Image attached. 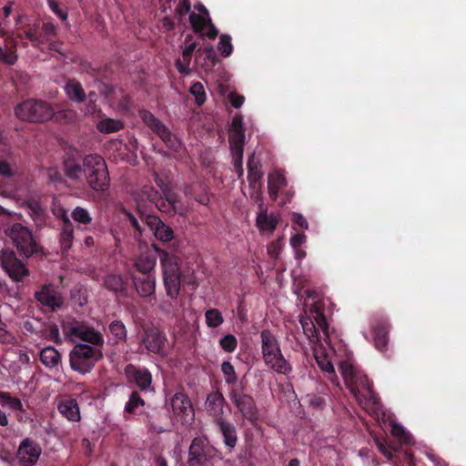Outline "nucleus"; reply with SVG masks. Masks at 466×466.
Returning <instances> with one entry per match:
<instances>
[{
    "label": "nucleus",
    "instance_id": "1",
    "mask_svg": "<svg viewBox=\"0 0 466 466\" xmlns=\"http://www.w3.org/2000/svg\"><path fill=\"white\" fill-rule=\"evenodd\" d=\"M152 247L159 257L164 286L168 298L176 300L182 285L190 286L192 289H197L198 284L196 281L194 272L189 269L181 270L179 257L160 248L156 244H153Z\"/></svg>",
    "mask_w": 466,
    "mask_h": 466
},
{
    "label": "nucleus",
    "instance_id": "2",
    "mask_svg": "<svg viewBox=\"0 0 466 466\" xmlns=\"http://www.w3.org/2000/svg\"><path fill=\"white\" fill-rule=\"evenodd\" d=\"M261 355L265 365L278 374L289 375L291 364L284 357L277 336L268 329L260 331Z\"/></svg>",
    "mask_w": 466,
    "mask_h": 466
},
{
    "label": "nucleus",
    "instance_id": "3",
    "mask_svg": "<svg viewBox=\"0 0 466 466\" xmlns=\"http://www.w3.org/2000/svg\"><path fill=\"white\" fill-rule=\"evenodd\" d=\"M84 177L94 191L103 193L110 187V177L106 161L96 154L84 157Z\"/></svg>",
    "mask_w": 466,
    "mask_h": 466
},
{
    "label": "nucleus",
    "instance_id": "4",
    "mask_svg": "<svg viewBox=\"0 0 466 466\" xmlns=\"http://www.w3.org/2000/svg\"><path fill=\"white\" fill-rule=\"evenodd\" d=\"M104 357L102 350L85 343H76L69 353L70 368L80 374L91 372Z\"/></svg>",
    "mask_w": 466,
    "mask_h": 466
},
{
    "label": "nucleus",
    "instance_id": "5",
    "mask_svg": "<svg viewBox=\"0 0 466 466\" xmlns=\"http://www.w3.org/2000/svg\"><path fill=\"white\" fill-rule=\"evenodd\" d=\"M62 330L66 338L72 341L78 339L86 342L85 344L91 345V347H98L101 350L105 343L104 336L101 332L74 318H69L63 321Z\"/></svg>",
    "mask_w": 466,
    "mask_h": 466
},
{
    "label": "nucleus",
    "instance_id": "6",
    "mask_svg": "<svg viewBox=\"0 0 466 466\" xmlns=\"http://www.w3.org/2000/svg\"><path fill=\"white\" fill-rule=\"evenodd\" d=\"M139 350L147 353L166 358L169 353L168 340L166 333L154 325L143 327L139 335Z\"/></svg>",
    "mask_w": 466,
    "mask_h": 466
},
{
    "label": "nucleus",
    "instance_id": "7",
    "mask_svg": "<svg viewBox=\"0 0 466 466\" xmlns=\"http://www.w3.org/2000/svg\"><path fill=\"white\" fill-rule=\"evenodd\" d=\"M15 114L22 121L45 122L52 118L54 110L46 101L27 99L18 104Z\"/></svg>",
    "mask_w": 466,
    "mask_h": 466
},
{
    "label": "nucleus",
    "instance_id": "8",
    "mask_svg": "<svg viewBox=\"0 0 466 466\" xmlns=\"http://www.w3.org/2000/svg\"><path fill=\"white\" fill-rule=\"evenodd\" d=\"M246 384L228 390V398L242 418L256 425L258 420V409L250 394L245 391Z\"/></svg>",
    "mask_w": 466,
    "mask_h": 466
},
{
    "label": "nucleus",
    "instance_id": "9",
    "mask_svg": "<svg viewBox=\"0 0 466 466\" xmlns=\"http://www.w3.org/2000/svg\"><path fill=\"white\" fill-rule=\"evenodd\" d=\"M5 233L25 257L29 258L39 251V247L33 238L31 230L21 223H14L5 230Z\"/></svg>",
    "mask_w": 466,
    "mask_h": 466
},
{
    "label": "nucleus",
    "instance_id": "10",
    "mask_svg": "<svg viewBox=\"0 0 466 466\" xmlns=\"http://www.w3.org/2000/svg\"><path fill=\"white\" fill-rule=\"evenodd\" d=\"M218 451L209 446L205 439L194 438L188 451L189 466H202L213 458V453Z\"/></svg>",
    "mask_w": 466,
    "mask_h": 466
},
{
    "label": "nucleus",
    "instance_id": "11",
    "mask_svg": "<svg viewBox=\"0 0 466 466\" xmlns=\"http://www.w3.org/2000/svg\"><path fill=\"white\" fill-rule=\"evenodd\" d=\"M127 381L136 385L141 392H154L152 386V374L145 367H137L134 364H127L124 370Z\"/></svg>",
    "mask_w": 466,
    "mask_h": 466
},
{
    "label": "nucleus",
    "instance_id": "12",
    "mask_svg": "<svg viewBox=\"0 0 466 466\" xmlns=\"http://www.w3.org/2000/svg\"><path fill=\"white\" fill-rule=\"evenodd\" d=\"M0 263L8 276L15 281H21L29 274L25 264L17 258L15 253L10 249H5L0 254Z\"/></svg>",
    "mask_w": 466,
    "mask_h": 466
},
{
    "label": "nucleus",
    "instance_id": "13",
    "mask_svg": "<svg viewBox=\"0 0 466 466\" xmlns=\"http://www.w3.org/2000/svg\"><path fill=\"white\" fill-rule=\"evenodd\" d=\"M347 388L360 402L365 401L369 405L378 403V397L366 375L360 373Z\"/></svg>",
    "mask_w": 466,
    "mask_h": 466
},
{
    "label": "nucleus",
    "instance_id": "14",
    "mask_svg": "<svg viewBox=\"0 0 466 466\" xmlns=\"http://www.w3.org/2000/svg\"><path fill=\"white\" fill-rule=\"evenodd\" d=\"M42 454L40 444L31 438H25L19 444L16 456L21 466H35Z\"/></svg>",
    "mask_w": 466,
    "mask_h": 466
},
{
    "label": "nucleus",
    "instance_id": "15",
    "mask_svg": "<svg viewBox=\"0 0 466 466\" xmlns=\"http://www.w3.org/2000/svg\"><path fill=\"white\" fill-rule=\"evenodd\" d=\"M35 299L43 306L55 310L64 304L61 294L56 290L52 284H45L40 290L35 292Z\"/></svg>",
    "mask_w": 466,
    "mask_h": 466
},
{
    "label": "nucleus",
    "instance_id": "16",
    "mask_svg": "<svg viewBox=\"0 0 466 466\" xmlns=\"http://www.w3.org/2000/svg\"><path fill=\"white\" fill-rule=\"evenodd\" d=\"M226 400L222 392L218 390H213L207 395L204 406L209 417L213 419V422L224 419V406Z\"/></svg>",
    "mask_w": 466,
    "mask_h": 466
},
{
    "label": "nucleus",
    "instance_id": "17",
    "mask_svg": "<svg viewBox=\"0 0 466 466\" xmlns=\"http://www.w3.org/2000/svg\"><path fill=\"white\" fill-rule=\"evenodd\" d=\"M390 328L389 320L383 317L375 319L371 324L375 347L381 352L387 350Z\"/></svg>",
    "mask_w": 466,
    "mask_h": 466
},
{
    "label": "nucleus",
    "instance_id": "18",
    "mask_svg": "<svg viewBox=\"0 0 466 466\" xmlns=\"http://www.w3.org/2000/svg\"><path fill=\"white\" fill-rule=\"evenodd\" d=\"M223 438V443L228 452H231L238 442V432L236 426L226 418L213 422Z\"/></svg>",
    "mask_w": 466,
    "mask_h": 466
},
{
    "label": "nucleus",
    "instance_id": "19",
    "mask_svg": "<svg viewBox=\"0 0 466 466\" xmlns=\"http://www.w3.org/2000/svg\"><path fill=\"white\" fill-rule=\"evenodd\" d=\"M147 226L153 232L156 238L162 242H167L173 239L174 232L172 228L166 225L157 216L147 217Z\"/></svg>",
    "mask_w": 466,
    "mask_h": 466
},
{
    "label": "nucleus",
    "instance_id": "20",
    "mask_svg": "<svg viewBox=\"0 0 466 466\" xmlns=\"http://www.w3.org/2000/svg\"><path fill=\"white\" fill-rule=\"evenodd\" d=\"M65 175L72 181H79L84 177V157L77 159L68 157L64 160Z\"/></svg>",
    "mask_w": 466,
    "mask_h": 466
},
{
    "label": "nucleus",
    "instance_id": "21",
    "mask_svg": "<svg viewBox=\"0 0 466 466\" xmlns=\"http://www.w3.org/2000/svg\"><path fill=\"white\" fill-rule=\"evenodd\" d=\"M104 287L116 294L127 297L128 279L122 275L110 274L105 278Z\"/></svg>",
    "mask_w": 466,
    "mask_h": 466
},
{
    "label": "nucleus",
    "instance_id": "22",
    "mask_svg": "<svg viewBox=\"0 0 466 466\" xmlns=\"http://www.w3.org/2000/svg\"><path fill=\"white\" fill-rule=\"evenodd\" d=\"M58 411L70 421H79L81 420L80 409L76 400L67 398L59 401L57 405Z\"/></svg>",
    "mask_w": 466,
    "mask_h": 466
},
{
    "label": "nucleus",
    "instance_id": "23",
    "mask_svg": "<svg viewBox=\"0 0 466 466\" xmlns=\"http://www.w3.org/2000/svg\"><path fill=\"white\" fill-rule=\"evenodd\" d=\"M64 89L68 99L74 103H83L86 99V94L82 84L75 78L68 79Z\"/></svg>",
    "mask_w": 466,
    "mask_h": 466
},
{
    "label": "nucleus",
    "instance_id": "24",
    "mask_svg": "<svg viewBox=\"0 0 466 466\" xmlns=\"http://www.w3.org/2000/svg\"><path fill=\"white\" fill-rule=\"evenodd\" d=\"M247 166L249 187L255 189L257 186H261L260 180L262 179L263 173L261 172V164L256 160L254 153L248 157Z\"/></svg>",
    "mask_w": 466,
    "mask_h": 466
},
{
    "label": "nucleus",
    "instance_id": "25",
    "mask_svg": "<svg viewBox=\"0 0 466 466\" xmlns=\"http://www.w3.org/2000/svg\"><path fill=\"white\" fill-rule=\"evenodd\" d=\"M133 281L137 293L141 297H149L155 293L156 279L153 275H142V277H134Z\"/></svg>",
    "mask_w": 466,
    "mask_h": 466
},
{
    "label": "nucleus",
    "instance_id": "26",
    "mask_svg": "<svg viewBox=\"0 0 466 466\" xmlns=\"http://www.w3.org/2000/svg\"><path fill=\"white\" fill-rule=\"evenodd\" d=\"M108 340L112 345H118L127 341V330L121 320H113L108 325Z\"/></svg>",
    "mask_w": 466,
    "mask_h": 466
},
{
    "label": "nucleus",
    "instance_id": "27",
    "mask_svg": "<svg viewBox=\"0 0 466 466\" xmlns=\"http://www.w3.org/2000/svg\"><path fill=\"white\" fill-rule=\"evenodd\" d=\"M256 224L261 233L272 234L279 224V218L273 214L268 215L267 211L258 214Z\"/></svg>",
    "mask_w": 466,
    "mask_h": 466
},
{
    "label": "nucleus",
    "instance_id": "28",
    "mask_svg": "<svg viewBox=\"0 0 466 466\" xmlns=\"http://www.w3.org/2000/svg\"><path fill=\"white\" fill-rule=\"evenodd\" d=\"M40 360L45 367L54 369L61 364L62 357L56 348L48 346L41 350Z\"/></svg>",
    "mask_w": 466,
    "mask_h": 466
},
{
    "label": "nucleus",
    "instance_id": "29",
    "mask_svg": "<svg viewBox=\"0 0 466 466\" xmlns=\"http://www.w3.org/2000/svg\"><path fill=\"white\" fill-rule=\"evenodd\" d=\"M198 46V43L193 42L189 45H187L182 52V58H178L176 63L175 66L176 69L183 75H188L190 73V63L192 59V55L194 51H196V48Z\"/></svg>",
    "mask_w": 466,
    "mask_h": 466
},
{
    "label": "nucleus",
    "instance_id": "30",
    "mask_svg": "<svg viewBox=\"0 0 466 466\" xmlns=\"http://www.w3.org/2000/svg\"><path fill=\"white\" fill-rule=\"evenodd\" d=\"M170 403L176 415H185L187 410L191 409V400L183 390L175 393L170 400Z\"/></svg>",
    "mask_w": 466,
    "mask_h": 466
},
{
    "label": "nucleus",
    "instance_id": "31",
    "mask_svg": "<svg viewBox=\"0 0 466 466\" xmlns=\"http://www.w3.org/2000/svg\"><path fill=\"white\" fill-rule=\"evenodd\" d=\"M184 194L187 198H193L198 203L204 206H208L210 201L208 189L202 184H199L197 187L186 185Z\"/></svg>",
    "mask_w": 466,
    "mask_h": 466
},
{
    "label": "nucleus",
    "instance_id": "32",
    "mask_svg": "<svg viewBox=\"0 0 466 466\" xmlns=\"http://www.w3.org/2000/svg\"><path fill=\"white\" fill-rule=\"evenodd\" d=\"M316 361L318 363L319 368L326 373V378L329 380L333 385L339 386V378L335 372V369L331 361L328 359L327 355H315Z\"/></svg>",
    "mask_w": 466,
    "mask_h": 466
},
{
    "label": "nucleus",
    "instance_id": "33",
    "mask_svg": "<svg viewBox=\"0 0 466 466\" xmlns=\"http://www.w3.org/2000/svg\"><path fill=\"white\" fill-rule=\"evenodd\" d=\"M157 264V257L154 254H141L136 260L135 267L142 275H152Z\"/></svg>",
    "mask_w": 466,
    "mask_h": 466
},
{
    "label": "nucleus",
    "instance_id": "34",
    "mask_svg": "<svg viewBox=\"0 0 466 466\" xmlns=\"http://www.w3.org/2000/svg\"><path fill=\"white\" fill-rule=\"evenodd\" d=\"M74 239V226L70 218L65 219V226L61 227L59 242L63 252L71 248Z\"/></svg>",
    "mask_w": 466,
    "mask_h": 466
},
{
    "label": "nucleus",
    "instance_id": "35",
    "mask_svg": "<svg viewBox=\"0 0 466 466\" xmlns=\"http://www.w3.org/2000/svg\"><path fill=\"white\" fill-rule=\"evenodd\" d=\"M165 143V145L175 152H179L182 147V143L179 138L171 133L169 128L164 125L160 130L156 134Z\"/></svg>",
    "mask_w": 466,
    "mask_h": 466
},
{
    "label": "nucleus",
    "instance_id": "36",
    "mask_svg": "<svg viewBox=\"0 0 466 466\" xmlns=\"http://www.w3.org/2000/svg\"><path fill=\"white\" fill-rule=\"evenodd\" d=\"M29 215L32 218L36 227H43L46 225L48 216L46 210L42 208L39 202L33 201L28 204Z\"/></svg>",
    "mask_w": 466,
    "mask_h": 466
},
{
    "label": "nucleus",
    "instance_id": "37",
    "mask_svg": "<svg viewBox=\"0 0 466 466\" xmlns=\"http://www.w3.org/2000/svg\"><path fill=\"white\" fill-rule=\"evenodd\" d=\"M221 371L223 373L225 382L229 386V389L245 385L243 381H238V376L236 374L235 368L229 361L222 362Z\"/></svg>",
    "mask_w": 466,
    "mask_h": 466
},
{
    "label": "nucleus",
    "instance_id": "38",
    "mask_svg": "<svg viewBox=\"0 0 466 466\" xmlns=\"http://www.w3.org/2000/svg\"><path fill=\"white\" fill-rule=\"evenodd\" d=\"M202 59L208 62L203 65L206 69L212 68L216 63L218 62L217 54L213 48V46H208L204 50L198 49L196 51V61L199 63Z\"/></svg>",
    "mask_w": 466,
    "mask_h": 466
},
{
    "label": "nucleus",
    "instance_id": "39",
    "mask_svg": "<svg viewBox=\"0 0 466 466\" xmlns=\"http://www.w3.org/2000/svg\"><path fill=\"white\" fill-rule=\"evenodd\" d=\"M300 324L304 334L310 342L317 343L319 341L318 329L310 317H302L300 319Z\"/></svg>",
    "mask_w": 466,
    "mask_h": 466
},
{
    "label": "nucleus",
    "instance_id": "40",
    "mask_svg": "<svg viewBox=\"0 0 466 466\" xmlns=\"http://www.w3.org/2000/svg\"><path fill=\"white\" fill-rule=\"evenodd\" d=\"M138 115L142 121L147 125V127H148L155 134H157L165 125L147 109L139 110Z\"/></svg>",
    "mask_w": 466,
    "mask_h": 466
},
{
    "label": "nucleus",
    "instance_id": "41",
    "mask_svg": "<svg viewBox=\"0 0 466 466\" xmlns=\"http://www.w3.org/2000/svg\"><path fill=\"white\" fill-rule=\"evenodd\" d=\"M96 127L101 133L109 134L121 130L124 125L120 120L108 117L99 121Z\"/></svg>",
    "mask_w": 466,
    "mask_h": 466
},
{
    "label": "nucleus",
    "instance_id": "42",
    "mask_svg": "<svg viewBox=\"0 0 466 466\" xmlns=\"http://www.w3.org/2000/svg\"><path fill=\"white\" fill-rule=\"evenodd\" d=\"M228 141L230 150H244L245 130L229 129Z\"/></svg>",
    "mask_w": 466,
    "mask_h": 466
},
{
    "label": "nucleus",
    "instance_id": "43",
    "mask_svg": "<svg viewBox=\"0 0 466 466\" xmlns=\"http://www.w3.org/2000/svg\"><path fill=\"white\" fill-rule=\"evenodd\" d=\"M145 400L137 390H133L125 405V411L129 414H136L137 410L145 406Z\"/></svg>",
    "mask_w": 466,
    "mask_h": 466
},
{
    "label": "nucleus",
    "instance_id": "44",
    "mask_svg": "<svg viewBox=\"0 0 466 466\" xmlns=\"http://www.w3.org/2000/svg\"><path fill=\"white\" fill-rule=\"evenodd\" d=\"M339 370L347 387L352 383L353 380L360 374V371L349 361H341Z\"/></svg>",
    "mask_w": 466,
    "mask_h": 466
},
{
    "label": "nucleus",
    "instance_id": "45",
    "mask_svg": "<svg viewBox=\"0 0 466 466\" xmlns=\"http://www.w3.org/2000/svg\"><path fill=\"white\" fill-rule=\"evenodd\" d=\"M71 217L74 221L85 226L86 228V226L90 225L93 220L89 211L82 207L75 208L71 213Z\"/></svg>",
    "mask_w": 466,
    "mask_h": 466
},
{
    "label": "nucleus",
    "instance_id": "46",
    "mask_svg": "<svg viewBox=\"0 0 466 466\" xmlns=\"http://www.w3.org/2000/svg\"><path fill=\"white\" fill-rule=\"evenodd\" d=\"M206 324L208 328H218L224 322L222 313L217 309H209L205 312Z\"/></svg>",
    "mask_w": 466,
    "mask_h": 466
},
{
    "label": "nucleus",
    "instance_id": "47",
    "mask_svg": "<svg viewBox=\"0 0 466 466\" xmlns=\"http://www.w3.org/2000/svg\"><path fill=\"white\" fill-rule=\"evenodd\" d=\"M189 22L194 32L199 34L201 36H204L203 30L208 24V18H205L204 16L198 15L196 13H192L189 15Z\"/></svg>",
    "mask_w": 466,
    "mask_h": 466
},
{
    "label": "nucleus",
    "instance_id": "48",
    "mask_svg": "<svg viewBox=\"0 0 466 466\" xmlns=\"http://www.w3.org/2000/svg\"><path fill=\"white\" fill-rule=\"evenodd\" d=\"M137 212L139 215V218L143 223L147 225V217H157V215L151 214V207L147 205V200L137 196L136 198Z\"/></svg>",
    "mask_w": 466,
    "mask_h": 466
},
{
    "label": "nucleus",
    "instance_id": "49",
    "mask_svg": "<svg viewBox=\"0 0 466 466\" xmlns=\"http://www.w3.org/2000/svg\"><path fill=\"white\" fill-rule=\"evenodd\" d=\"M155 208H157L159 211L166 213L169 217H172L176 214L183 215L185 212V208H177L175 206H172L171 204L167 203V201L162 197L159 201H157Z\"/></svg>",
    "mask_w": 466,
    "mask_h": 466
},
{
    "label": "nucleus",
    "instance_id": "50",
    "mask_svg": "<svg viewBox=\"0 0 466 466\" xmlns=\"http://www.w3.org/2000/svg\"><path fill=\"white\" fill-rule=\"evenodd\" d=\"M122 213L125 215V217L134 228V238L137 240L140 239V238L143 235L144 228L141 226L139 218H137L133 213L127 209H124Z\"/></svg>",
    "mask_w": 466,
    "mask_h": 466
},
{
    "label": "nucleus",
    "instance_id": "51",
    "mask_svg": "<svg viewBox=\"0 0 466 466\" xmlns=\"http://www.w3.org/2000/svg\"><path fill=\"white\" fill-rule=\"evenodd\" d=\"M71 299L72 301L82 307L87 302V291L82 286H76L71 289Z\"/></svg>",
    "mask_w": 466,
    "mask_h": 466
},
{
    "label": "nucleus",
    "instance_id": "52",
    "mask_svg": "<svg viewBox=\"0 0 466 466\" xmlns=\"http://www.w3.org/2000/svg\"><path fill=\"white\" fill-rule=\"evenodd\" d=\"M391 434L400 440V441L403 444H410L412 443V436L406 431V430L399 424L393 423L391 427Z\"/></svg>",
    "mask_w": 466,
    "mask_h": 466
},
{
    "label": "nucleus",
    "instance_id": "53",
    "mask_svg": "<svg viewBox=\"0 0 466 466\" xmlns=\"http://www.w3.org/2000/svg\"><path fill=\"white\" fill-rule=\"evenodd\" d=\"M138 196L154 205L161 198V193L151 186H144Z\"/></svg>",
    "mask_w": 466,
    "mask_h": 466
},
{
    "label": "nucleus",
    "instance_id": "54",
    "mask_svg": "<svg viewBox=\"0 0 466 466\" xmlns=\"http://www.w3.org/2000/svg\"><path fill=\"white\" fill-rule=\"evenodd\" d=\"M153 414L147 412V422L148 424L150 425V428L157 432V433H161V432H164L166 430L161 427V426H157L155 424V420H154V416L155 415H158V416H164L165 418H167L168 417V411L167 410L164 409V408H160V409H154L153 410Z\"/></svg>",
    "mask_w": 466,
    "mask_h": 466
},
{
    "label": "nucleus",
    "instance_id": "55",
    "mask_svg": "<svg viewBox=\"0 0 466 466\" xmlns=\"http://www.w3.org/2000/svg\"><path fill=\"white\" fill-rule=\"evenodd\" d=\"M218 49L220 52L221 56L224 57H228L231 55L233 51V46L231 44L230 35L226 34L220 35Z\"/></svg>",
    "mask_w": 466,
    "mask_h": 466
},
{
    "label": "nucleus",
    "instance_id": "56",
    "mask_svg": "<svg viewBox=\"0 0 466 466\" xmlns=\"http://www.w3.org/2000/svg\"><path fill=\"white\" fill-rule=\"evenodd\" d=\"M219 346L228 353H232L238 347V339L232 334H228L219 339Z\"/></svg>",
    "mask_w": 466,
    "mask_h": 466
},
{
    "label": "nucleus",
    "instance_id": "57",
    "mask_svg": "<svg viewBox=\"0 0 466 466\" xmlns=\"http://www.w3.org/2000/svg\"><path fill=\"white\" fill-rule=\"evenodd\" d=\"M161 197L167 201V203L175 206L177 208H185L180 196L173 191L170 187L161 193Z\"/></svg>",
    "mask_w": 466,
    "mask_h": 466
},
{
    "label": "nucleus",
    "instance_id": "58",
    "mask_svg": "<svg viewBox=\"0 0 466 466\" xmlns=\"http://www.w3.org/2000/svg\"><path fill=\"white\" fill-rule=\"evenodd\" d=\"M15 163L12 155L8 154L6 158L0 157V176L10 177L14 175L12 165Z\"/></svg>",
    "mask_w": 466,
    "mask_h": 466
},
{
    "label": "nucleus",
    "instance_id": "59",
    "mask_svg": "<svg viewBox=\"0 0 466 466\" xmlns=\"http://www.w3.org/2000/svg\"><path fill=\"white\" fill-rule=\"evenodd\" d=\"M190 93L195 96L196 103L201 106L206 101V93L203 85L200 82L194 83L190 87Z\"/></svg>",
    "mask_w": 466,
    "mask_h": 466
},
{
    "label": "nucleus",
    "instance_id": "60",
    "mask_svg": "<svg viewBox=\"0 0 466 466\" xmlns=\"http://www.w3.org/2000/svg\"><path fill=\"white\" fill-rule=\"evenodd\" d=\"M0 399L3 400L14 410H23V404L16 397H12L10 393L0 391Z\"/></svg>",
    "mask_w": 466,
    "mask_h": 466
},
{
    "label": "nucleus",
    "instance_id": "61",
    "mask_svg": "<svg viewBox=\"0 0 466 466\" xmlns=\"http://www.w3.org/2000/svg\"><path fill=\"white\" fill-rule=\"evenodd\" d=\"M268 183H272L273 187H286L287 180L282 171L277 170L274 173H270L268 177Z\"/></svg>",
    "mask_w": 466,
    "mask_h": 466
},
{
    "label": "nucleus",
    "instance_id": "62",
    "mask_svg": "<svg viewBox=\"0 0 466 466\" xmlns=\"http://www.w3.org/2000/svg\"><path fill=\"white\" fill-rule=\"evenodd\" d=\"M190 2L189 0H179V3L175 10V16L181 20L184 15H186L190 10Z\"/></svg>",
    "mask_w": 466,
    "mask_h": 466
},
{
    "label": "nucleus",
    "instance_id": "63",
    "mask_svg": "<svg viewBox=\"0 0 466 466\" xmlns=\"http://www.w3.org/2000/svg\"><path fill=\"white\" fill-rule=\"evenodd\" d=\"M17 61V56L14 51H5L0 46V62L6 65H15Z\"/></svg>",
    "mask_w": 466,
    "mask_h": 466
},
{
    "label": "nucleus",
    "instance_id": "64",
    "mask_svg": "<svg viewBox=\"0 0 466 466\" xmlns=\"http://www.w3.org/2000/svg\"><path fill=\"white\" fill-rule=\"evenodd\" d=\"M46 331H47L46 338L49 340H52L56 344H60L62 342V340L60 339L59 329H58L57 325H56V324L49 325Z\"/></svg>",
    "mask_w": 466,
    "mask_h": 466
}]
</instances>
